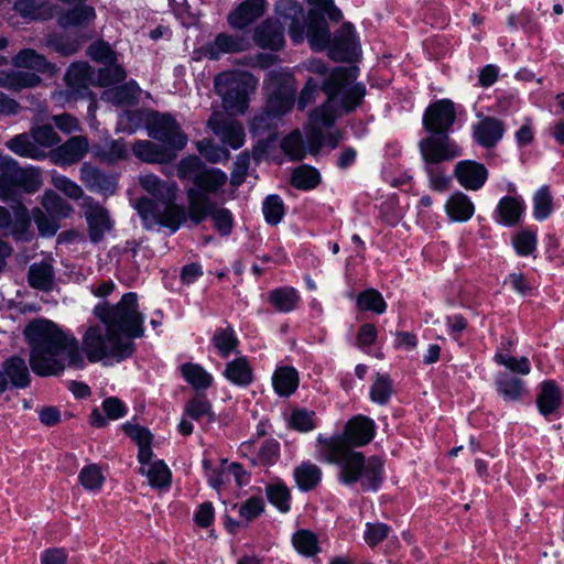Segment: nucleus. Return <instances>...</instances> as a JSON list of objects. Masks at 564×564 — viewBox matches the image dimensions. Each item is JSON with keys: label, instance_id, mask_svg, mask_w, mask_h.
Returning a JSON list of instances; mask_svg holds the SVG:
<instances>
[{"label": "nucleus", "instance_id": "obj_50", "mask_svg": "<svg viewBox=\"0 0 564 564\" xmlns=\"http://www.w3.org/2000/svg\"><path fill=\"white\" fill-rule=\"evenodd\" d=\"M291 183L299 189L311 191L321 183V174L315 167L303 164L292 171Z\"/></svg>", "mask_w": 564, "mask_h": 564}, {"label": "nucleus", "instance_id": "obj_30", "mask_svg": "<svg viewBox=\"0 0 564 564\" xmlns=\"http://www.w3.org/2000/svg\"><path fill=\"white\" fill-rule=\"evenodd\" d=\"M497 393L507 402H519L528 390L524 380L506 372H498L495 377Z\"/></svg>", "mask_w": 564, "mask_h": 564}, {"label": "nucleus", "instance_id": "obj_11", "mask_svg": "<svg viewBox=\"0 0 564 564\" xmlns=\"http://www.w3.org/2000/svg\"><path fill=\"white\" fill-rule=\"evenodd\" d=\"M145 127L148 135L161 142L169 150L181 151L188 142L186 133L176 119L169 113H149Z\"/></svg>", "mask_w": 564, "mask_h": 564}, {"label": "nucleus", "instance_id": "obj_18", "mask_svg": "<svg viewBox=\"0 0 564 564\" xmlns=\"http://www.w3.org/2000/svg\"><path fill=\"white\" fill-rule=\"evenodd\" d=\"M84 215L88 224L89 239L99 242L111 230L112 224L107 209L93 198H86Z\"/></svg>", "mask_w": 564, "mask_h": 564}, {"label": "nucleus", "instance_id": "obj_4", "mask_svg": "<svg viewBox=\"0 0 564 564\" xmlns=\"http://www.w3.org/2000/svg\"><path fill=\"white\" fill-rule=\"evenodd\" d=\"M139 184L152 197H141L134 203L144 227H166L175 232L186 219L184 207L176 203L177 183L148 173L139 176Z\"/></svg>", "mask_w": 564, "mask_h": 564}, {"label": "nucleus", "instance_id": "obj_39", "mask_svg": "<svg viewBox=\"0 0 564 564\" xmlns=\"http://www.w3.org/2000/svg\"><path fill=\"white\" fill-rule=\"evenodd\" d=\"M55 272L50 260L35 262L29 268L28 280L33 289L50 291L54 286Z\"/></svg>", "mask_w": 564, "mask_h": 564}, {"label": "nucleus", "instance_id": "obj_7", "mask_svg": "<svg viewBox=\"0 0 564 564\" xmlns=\"http://www.w3.org/2000/svg\"><path fill=\"white\" fill-rule=\"evenodd\" d=\"M420 152L430 187L436 192H445L449 185V177L440 164L460 156L462 148L448 137L429 135L420 141Z\"/></svg>", "mask_w": 564, "mask_h": 564}, {"label": "nucleus", "instance_id": "obj_16", "mask_svg": "<svg viewBox=\"0 0 564 564\" xmlns=\"http://www.w3.org/2000/svg\"><path fill=\"white\" fill-rule=\"evenodd\" d=\"M454 176L465 189L479 191L486 184L489 172L482 163L474 160H462L455 165Z\"/></svg>", "mask_w": 564, "mask_h": 564}, {"label": "nucleus", "instance_id": "obj_19", "mask_svg": "<svg viewBox=\"0 0 564 564\" xmlns=\"http://www.w3.org/2000/svg\"><path fill=\"white\" fill-rule=\"evenodd\" d=\"M267 9V0H243L228 14V23L232 29L243 30L262 18Z\"/></svg>", "mask_w": 564, "mask_h": 564}, {"label": "nucleus", "instance_id": "obj_33", "mask_svg": "<svg viewBox=\"0 0 564 564\" xmlns=\"http://www.w3.org/2000/svg\"><path fill=\"white\" fill-rule=\"evenodd\" d=\"M57 7L48 0H18L14 10L30 20H48L56 14Z\"/></svg>", "mask_w": 564, "mask_h": 564}, {"label": "nucleus", "instance_id": "obj_27", "mask_svg": "<svg viewBox=\"0 0 564 564\" xmlns=\"http://www.w3.org/2000/svg\"><path fill=\"white\" fill-rule=\"evenodd\" d=\"M356 30L351 23H344L336 32L333 40L324 48H329V55L335 59H346L356 48Z\"/></svg>", "mask_w": 564, "mask_h": 564}, {"label": "nucleus", "instance_id": "obj_34", "mask_svg": "<svg viewBox=\"0 0 564 564\" xmlns=\"http://www.w3.org/2000/svg\"><path fill=\"white\" fill-rule=\"evenodd\" d=\"M238 346L239 339L231 326L217 328L210 338V349L223 359L238 352Z\"/></svg>", "mask_w": 564, "mask_h": 564}, {"label": "nucleus", "instance_id": "obj_10", "mask_svg": "<svg viewBox=\"0 0 564 564\" xmlns=\"http://www.w3.org/2000/svg\"><path fill=\"white\" fill-rule=\"evenodd\" d=\"M227 182V174L220 169L205 167L195 186L187 189L188 213L191 219L197 225L206 219L212 202L209 194L218 193Z\"/></svg>", "mask_w": 564, "mask_h": 564}, {"label": "nucleus", "instance_id": "obj_64", "mask_svg": "<svg viewBox=\"0 0 564 564\" xmlns=\"http://www.w3.org/2000/svg\"><path fill=\"white\" fill-rule=\"evenodd\" d=\"M207 216H210L215 228L220 235L228 236L231 232L234 226V217L229 209L218 208L212 203Z\"/></svg>", "mask_w": 564, "mask_h": 564}, {"label": "nucleus", "instance_id": "obj_55", "mask_svg": "<svg viewBox=\"0 0 564 564\" xmlns=\"http://www.w3.org/2000/svg\"><path fill=\"white\" fill-rule=\"evenodd\" d=\"M357 306L360 311H369L376 314H382L387 310V303L381 293L375 289L361 292L357 297Z\"/></svg>", "mask_w": 564, "mask_h": 564}, {"label": "nucleus", "instance_id": "obj_58", "mask_svg": "<svg viewBox=\"0 0 564 564\" xmlns=\"http://www.w3.org/2000/svg\"><path fill=\"white\" fill-rule=\"evenodd\" d=\"M84 39L69 36L64 34H54L47 39V46L63 55H72L76 53Z\"/></svg>", "mask_w": 564, "mask_h": 564}, {"label": "nucleus", "instance_id": "obj_38", "mask_svg": "<svg viewBox=\"0 0 564 564\" xmlns=\"http://www.w3.org/2000/svg\"><path fill=\"white\" fill-rule=\"evenodd\" d=\"M41 83L40 76L35 73L19 69L1 70L0 86L10 90L20 91L24 88H32Z\"/></svg>", "mask_w": 564, "mask_h": 564}, {"label": "nucleus", "instance_id": "obj_49", "mask_svg": "<svg viewBox=\"0 0 564 564\" xmlns=\"http://www.w3.org/2000/svg\"><path fill=\"white\" fill-rule=\"evenodd\" d=\"M123 430L126 434L131 437L139 446L138 460H144L149 458V455L152 453V435L150 431L131 422H127L123 425Z\"/></svg>", "mask_w": 564, "mask_h": 564}, {"label": "nucleus", "instance_id": "obj_53", "mask_svg": "<svg viewBox=\"0 0 564 564\" xmlns=\"http://www.w3.org/2000/svg\"><path fill=\"white\" fill-rule=\"evenodd\" d=\"M128 149L123 141L121 140H107L104 144L99 145L95 155L99 158L101 161H106L109 163L118 162L127 158Z\"/></svg>", "mask_w": 564, "mask_h": 564}, {"label": "nucleus", "instance_id": "obj_48", "mask_svg": "<svg viewBox=\"0 0 564 564\" xmlns=\"http://www.w3.org/2000/svg\"><path fill=\"white\" fill-rule=\"evenodd\" d=\"M9 161H11V156L0 153V199L3 202H15L14 178Z\"/></svg>", "mask_w": 564, "mask_h": 564}, {"label": "nucleus", "instance_id": "obj_45", "mask_svg": "<svg viewBox=\"0 0 564 564\" xmlns=\"http://www.w3.org/2000/svg\"><path fill=\"white\" fill-rule=\"evenodd\" d=\"M269 301L276 311L290 313L296 308L300 294L291 286L278 288L269 293Z\"/></svg>", "mask_w": 564, "mask_h": 564}, {"label": "nucleus", "instance_id": "obj_8", "mask_svg": "<svg viewBox=\"0 0 564 564\" xmlns=\"http://www.w3.org/2000/svg\"><path fill=\"white\" fill-rule=\"evenodd\" d=\"M258 79L249 72L229 70L215 77L216 94L224 108L231 115H242L249 106V95L256 89Z\"/></svg>", "mask_w": 564, "mask_h": 564}, {"label": "nucleus", "instance_id": "obj_52", "mask_svg": "<svg viewBox=\"0 0 564 564\" xmlns=\"http://www.w3.org/2000/svg\"><path fill=\"white\" fill-rule=\"evenodd\" d=\"M268 500L280 512H289L291 509V494L286 485L281 481H274L265 487Z\"/></svg>", "mask_w": 564, "mask_h": 564}, {"label": "nucleus", "instance_id": "obj_28", "mask_svg": "<svg viewBox=\"0 0 564 564\" xmlns=\"http://www.w3.org/2000/svg\"><path fill=\"white\" fill-rule=\"evenodd\" d=\"M29 382V369L22 358L13 357L3 364L0 371V392H3L9 383L17 388H25Z\"/></svg>", "mask_w": 564, "mask_h": 564}, {"label": "nucleus", "instance_id": "obj_54", "mask_svg": "<svg viewBox=\"0 0 564 564\" xmlns=\"http://www.w3.org/2000/svg\"><path fill=\"white\" fill-rule=\"evenodd\" d=\"M42 206L50 215L56 216L57 218H66L73 212L72 206L53 191H46L44 193Z\"/></svg>", "mask_w": 564, "mask_h": 564}, {"label": "nucleus", "instance_id": "obj_63", "mask_svg": "<svg viewBox=\"0 0 564 564\" xmlns=\"http://www.w3.org/2000/svg\"><path fill=\"white\" fill-rule=\"evenodd\" d=\"M78 477L82 486L90 491L100 490L105 481L101 469L95 464L85 466Z\"/></svg>", "mask_w": 564, "mask_h": 564}, {"label": "nucleus", "instance_id": "obj_21", "mask_svg": "<svg viewBox=\"0 0 564 564\" xmlns=\"http://www.w3.org/2000/svg\"><path fill=\"white\" fill-rule=\"evenodd\" d=\"M525 209L527 205L522 196H503L497 204L494 218L498 224L505 227H512L521 221Z\"/></svg>", "mask_w": 564, "mask_h": 564}, {"label": "nucleus", "instance_id": "obj_56", "mask_svg": "<svg viewBox=\"0 0 564 564\" xmlns=\"http://www.w3.org/2000/svg\"><path fill=\"white\" fill-rule=\"evenodd\" d=\"M205 167V164L198 156L188 155L186 158H183L178 162L176 174L180 177V180H189L193 181V183L195 184Z\"/></svg>", "mask_w": 564, "mask_h": 564}, {"label": "nucleus", "instance_id": "obj_47", "mask_svg": "<svg viewBox=\"0 0 564 564\" xmlns=\"http://www.w3.org/2000/svg\"><path fill=\"white\" fill-rule=\"evenodd\" d=\"M12 64L17 68H28L34 72H45L51 67L45 56L32 48L21 50L13 56Z\"/></svg>", "mask_w": 564, "mask_h": 564}, {"label": "nucleus", "instance_id": "obj_26", "mask_svg": "<svg viewBox=\"0 0 564 564\" xmlns=\"http://www.w3.org/2000/svg\"><path fill=\"white\" fill-rule=\"evenodd\" d=\"M88 140L85 137H72L65 143L56 147L52 160L58 165H70L80 161L88 152Z\"/></svg>", "mask_w": 564, "mask_h": 564}, {"label": "nucleus", "instance_id": "obj_24", "mask_svg": "<svg viewBox=\"0 0 564 564\" xmlns=\"http://www.w3.org/2000/svg\"><path fill=\"white\" fill-rule=\"evenodd\" d=\"M253 42L261 48L279 51L284 46L283 28L278 21L267 19L253 30Z\"/></svg>", "mask_w": 564, "mask_h": 564}, {"label": "nucleus", "instance_id": "obj_57", "mask_svg": "<svg viewBox=\"0 0 564 564\" xmlns=\"http://www.w3.org/2000/svg\"><path fill=\"white\" fill-rule=\"evenodd\" d=\"M392 380L389 376L378 373L370 388V399L373 403L387 404L392 395Z\"/></svg>", "mask_w": 564, "mask_h": 564}, {"label": "nucleus", "instance_id": "obj_46", "mask_svg": "<svg viewBox=\"0 0 564 564\" xmlns=\"http://www.w3.org/2000/svg\"><path fill=\"white\" fill-rule=\"evenodd\" d=\"M532 215L535 220L544 221L554 212V200L549 185H543L535 191L532 197Z\"/></svg>", "mask_w": 564, "mask_h": 564}, {"label": "nucleus", "instance_id": "obj_14", "mask_svg": "<svg viewBox=\"0 0 564 564\" xmlns=\"http://www.w3.org/2000/svg\"><path fill=\"white\" fill-rule=\"evenodd\" d=\"M208 127L224 144L234 150H238L245 144V129L240 122L234 119L214 112L208 120Z\"/></svg>", "mask_w": 564, "mask_h": 564}, {"label": "nucleus", "instance_id": "obj_13", "mask_svg": "<svg viewBox=\"0 0 564 564\" xmlns=\"http://www.w3.org/2000/svg\"><path fill=\"white\" fill-rule=\"evenodd\" d=\"M457 108L449 99H440L431 104L423 116L425 129L435 137H448L456 120Z\"/></svg>", "mask_w": 564, "mask_h": 564}, {"label": "nucleus", "instance_id": "obj_42", "mask_svg": "<svg viewBox=\"0 0 564 564\" xmlns=\"http://www.w3.org/2000/svg\"><path fill=\"white\" fill-rule=\"evenodd\" d=\"M180 370L183 379L195 390H207L214 383L213 375L199 364L185 362Z\"/></svg>", "mask_w": 564, "mask_h": 564}, {"label": "nucleus", "instance_id": "obj_20", "mask_svg": "<svg viewBox=\"0 0 564 564\" xmlns=\"http://www.w3.org/2000/svg\"><path fill=\"white\" fill-rule=\"evenodd\" d=\"M221 376L238 388H248L254 381L253 367L249 358L241 354L225 365Z\"/></svg>", "mask_w": 564, "mask_h": 564}, {"label": "nucleus", "instance_id": "obj_43", "mask_svg": "<svg viewBox=\"0 0 564 564\" xmlns=\"http://www.w3.org/2000/svg\"><path fill=\"white\" fill-rule=\"evenodd\" d=\"M295 551L305 557H314L321 553V543L316 533L307 529H300L292 535Z\"/></svg>", "mask_w": 564, "mask_h": 564}, {"label": "nucleus", "instance_id": "obj_25", "mask_svg": "<svg viewBox=\"0 0 564 564\" xmlns=\"http://www.w3.org/2000/svg\"><path fill=\"white\" fill-rule=\"evenodd\" d=\"M503 123L492 117H485L473 124V138L482 148L496 147L503 138Z\"/></svg>", "mask_w": 564, "mask_h": 564}, {"label": "nucleus", "instance_id": "obj_32", "mask_svg": "<svg viewBox=\"0 0 564 564\" xmlns=\"http://www.w3.org/2000/svg\"><path fill=\"white\" fill-rule=\"evenodd\" d=\"M140 473L145 475L152 487L164 488L171 484V471L166 464L161 459H153V453L149 458L139 460Z\"/></svg>", "mask_w": 564, "mask_h": 564}, {"label": "nucleus", "instance_id": "obj_51", "mask_svg": "<svg viewBox=\"0 0 564 564\" xmlns=\"http://www.w3.org/2000/svg\"><path fill=\"white\" fill-rule=\"evenodd\" d=\"M133 154L147 163H163L167 161V153L149 140H139L132 147ZM173 154L170 159L174 158Z\"/></svg>", "mask_w": 564, "mask_h": 564}, {"label": "nucleus", "instance_id": "obj_23", "mask_svg": "<svg viewBox=\"0 0 564 564\" xmlns=\"http://www.w3.org/2000/svg\"><path fill=\"white\" fill-rule=\"evenodd\" d=\"M247 35L218 34L215 40L205 47V55L209 59H218L220 55L247 51L250 47Z\"/></svg>", "mask_w": 564, "mask_h": 564}, {"label": "nucleus", "instance_id": "obj_17", "mask_svg": "<svg viewBox=\"0 0 564 564\" xmlns=\"http://www.w3.org/2000/svg\"><path fill=\"white\" fill-rule=\"evenodd\" d=\"M516 344L517 340L513 337H502L497 346L492 360L514 375L528 376L531 372V362L529 358H517L510 355L514 349Z\"/></svg>", "mask_w": 564, "mask_h": 564}, {"label": "nucleus", "instance_id": "obj_59", "mask_svg": "<svg viewBox=\"0 0 564 564\" xmlns=\"http://www.w3.org/2000/svg\"><path fill=\"white\" fill-rule=\"evenodd\" d=\"M31 132L35 145L40 147L42 153H46V149L57 145L61 141L58 134L50 124L32 127Z\"/></svg>", "mask_w": 564, "mask_h": 564}, {"label": "nucleus", "instance_id": "obj_61", "mask_svg": "<svg viewBox=\"0 0 564 564\" xmlns=\"http://www.w3.org/2000/svg\"><path fill=\"white\" fill-rule=\"evenodd\" d=\"M88 55L91 59L106 65V67L119 66L116 64L117 55L111 46L104 42L97 41L88 47Z\"/></svg>", "mask_w": 564, "mask_h": 564}, {"label": "nucleus", "instance_id": "obj_62", "mask_svg": "<svg viewBox=\"0 0 564 564\" xmlns=\"http://www.w3.org/2000/svg\"><path fill=\"white\" fill-rule=\"evenodd\" d=\"M264 219L270 225H278L284 216V204L279 195H269L262 204Z\"/></svg>", "mask_w": 564, "mask_h": 564}, {"label": "nucleus", "instance_id": "obj_5", "mask_svg": "<svg viewBox=\"0 0 564 564\" xmlns=\"http://www.w3.org/2000/svg\"><path fill=\"white\" fill-rule=\"evenodd\" d=\"M264 89L268 94L265 107L256 116L250 124L254 135H262L267 130L275 128L278 121L294 106L297 82L289 68L272 70L264 79Z\"/></svg>", "mask_w": 564, "mask_h": 564}, {"label": "nucleus", "instance_id": "obj_41", "mask_svg": "<svg viewBox=\"0 0 564 564\" xmlns=\"http://www.w3.org/2000/svg\"><path fill=\"white\" fill-rule=\"evenodd\" d=\"M7 148L21 158L32 160H43L46 153L40 151V147L35 145L32 132H24L15 135L7 142Z\"/></svg>", "mask_w": 564, "mask_h": 564}, {"label": "nucleus", "instance_id": "obj_22", "mask_svg": "<svg viewBox=\"0 0 564 564\" xmlns=\"http://www.w3.org/2000/svg\"><path fill=\"white\" fill-rule=\"evenodd\" d=\"M80 180L89 191L100 193L105 196L112 195L118 186V181L115 175L106 174L89 163L82 165Z\"/></svg>", "mask_w": 564, "mask_h": 564}, {"label": "nucleus", "instance_id": "obj_35", "mask_svg": "<svg viewBox=\"0 0 564 564\" xmlns=\"http://www.w3.org/2000/svg\"><path fill=\"white\" fill-rule=\"evenodd\" d=\"M299 372L292 366H279L272 375V386L279 397L288 398L299 388Z\"/></svg>", "mask_w": 564, "mask_h": 564}, {"label": "nucleus", "instance_id": "obj_29", "mask_svg": "<svg viewBox=\"0 0 564 564\" xmlns=\"http://www.w3.org/2000/svg\"><path fill=\"white\" fill-rule=\"evenodd\" d=\"M9 164L12 166L17 198L21 192L32 194L40 189L42 186V177L37 169L31 166L21 167L12 158Z\"/></svg>", "mask_w": 564, "mask_h": 564}, {"label": "nucleus", "instance_id": "obj_12", "mask_svg": "<svg viewBox=\"0 0 564 564\" xmlns=\"http://www.w3.org/2000/svg\"><path fill=\"white\" fill-rule=\"evenodd\" d=\"M329 127L313 128L310 126V121L305 126V130L308 138V147L305 145L303 135L299 129L293 130L281 141V150L291 161L303 160L308 151L318 150L324 143L323 129Z\"/></svg>", "mask_w": 564, "mask_h": 564}, {"label": "nucleus", "instance_id": "obj_40", "mask_svg": "<svg viewBox=\"0 0 564 564\" xmlns=\"http://www.w3.org/2000/svg\"><path fill=\"white\" fill-rule=\"evenodd\" d=\"M322 469L310 460H304L293 470V477L301 491L313 490L322 481Z\"/></svg>", "mask_w": 564, "mask_h": 564}, {"label": "nucleus", "instance_id": "obj_15", "mask_svg": "<svg viewBox=\"0 0 564 564\" xmlns=\"http://www.w3.org/2000/svg\"><path fill=\"white\" fill-rule=\"evenodd\" d=\"M0 231L6 236H12L17 241L31 240V220L28 209L19 207L12 218L10 212L0 206Z\"/></svg>", "mask_w": 564, "mask_h": 564}, {"label": "nucleus", "instance_id": "obj_2", "mask_svg": "<svg viewBox=\"0 0 564 564\" xmlns=\"http://www.w3.org/2000/svg\"><path fill=\"white\" fill-rule=\"evenodd\" d=\"M376 424L365 415H355L343 434L317 436L318 459L339 467V480L346 486L359 485L364 491H377L383 479V462L376 456L365 458L352 446H364L375 437Z\"/></svg>", "mask_w": 564, "mask_h": 564}, {"label": "nucleus", "instance_id": "obj_60", "mask_svg": "<svg viewBox=\"0 0 564 564\" xmlns=\"http://www.w3.org/2000/svg\"><path fill=\"white\" fill-rule=\"evenodd\" d=\"M197 151L209 162L218 163L227 161L230 158V152L224 147L217 145L210 139H203L196 143Z\"/></svg>", "mask_w": 564, "mask_h": 564}, {"label": "nucleus", "instance_id": "obj_37", "mask_svg": "<svg viewBox=\"0 0 564 564\" xmlns=\"http://www.w3.org/2000/svg\"><path fill=\"white\" fill-rule=\"evenodd\" d=\"M562 399V391L554 381H543L536 399L540 413L544 416L554 413L561 406Z\"/></svg>", "mask_w": 564, "mask_h": 564}, {"label": "nucleus", "instance_id": "obj_36", "mask_svg": "<svg viewBox=\"0 0 564 564\" xmlns=\"http://www.w3.org/2000/svg\"><path fill=\"white\" fill-rule=\"evenodd\" d=\"M73 9L66 10L58 15V25L63 29L84 28L96 19L95 9L91 6L79 3Z\"/></svg>", "mask_w": 564, "mask_h": 564}, {"label": "nucleus", "instance_id": "obj_6", "mask_svg": "<svg viewBox=\"0 0 564 564\" xmlns=\"http://www.w3.org/2000/svg\"><path fill=\"white\" fill-rule=\"evenodd\" d=\"M275 14L289 26L294 43L308 40L312 50L321 52L329 42V28L323 18L315 19V9L305 19L303 7L295 0H279L274 8Z\"/></svg>", "mask_w": 564, "mask_h": 564}, {"label": "nucleus", "instance_id": "obj_44", "mask_svg": "<svg viewBox=\"0 0 564 564\" xmlns=\"http://www.w3.org/2000/svg\"><path fill=\"white\" fill-rule=\"evenodd\" d=\"M140 87L137 82L131 80L124 85L116 86L105 90L101 99L112 105H130L139 96Z\"/></svg>", "mask_w": 564, "mask_h": 564}, {"label": "nucleus", "instance_id": "obj_1", "mask_svg": "<svg viewBox=\"0 0 564 564\" xmlns=\"http://www.w3.org/2000/svg\"><path fill=\"white\" fill-rule=\"evenodd\" d=\"M95 315L102 325H93L83 335V346L68 330L48 319H34L24 329L31 347L30 366L39 376L59 375L66 365L82 369L89 362L112 365L134 351L133 338L143 335L144 317L139 312L138 295L128 292L119 303L97 305Z\"/></svg>", "mask_w": 564, "mask_h": 564}, {"label": "nucleus", "instance_id": "obj_31", "mask_svg": "<svg viewBox=\"0 0 564 564\" xmlns=\"http://www.w3.org/2000/svg\"><path fill=\"white\" fill-rule=\"evenodd\" d=\"M445 212L451 221L465 223L474 216L475 205L468 195L456 191L447 198Z\"/></svg>", "mask_w": 564, "mask_h": 564}, {"label": "nucleus", "instance_id": "obj_9", "mask_svg": "<svg viewBox=\"0 0 564 564\" xmlns=\"http://www.w3.org/2000/svg\"><path fill=\"white\" fill-rule=\"evenodd\" d=\"M126 76V70L121 66L95 70L86 62H76L68 67L65 83L70 94L84 95L90 86L107 87L123 82Z\"/></svg>", "mask_w": 564, "mask_h": 564}, {"label": "nucleus", "instance_id": "obj_3", "mask_svg": "<svg viewBox=\"0 0 564 564\" xmlns=\"http://www.w3.org/2000/svg\"><path fill=\"white\" fill-rule=\"evenodd\" d=\"M307 69L323 77L321 88L327 96V100L310 115L313 128L332 127L339 113L351 111L360 104L365 87L354 82V69L337 67L329 70L318 59L310 61Z\"/></svg>", "mask_w": 564, "mask_h": 564}]
</instances>
